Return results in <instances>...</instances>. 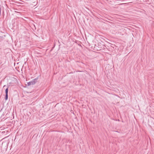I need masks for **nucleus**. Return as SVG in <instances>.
I'll return each instance as SVG.
<instances>
[{
  "label": "nucleus",
  "mask_w": 154,
  "mask_h": 154,
  "mask_svg": "<svg viewBox=\"0 0 154 154\" xmlns=\"http://www.w3.org/2000/svg\"><path fill=\"white\" fill-rule=\"evenodd\" d=\"M4 140V139L2 140V141H3L2 144H8L9 143V142L8 140H6L5 141H3Z\"/></svg>",
  "instance_id": "f03ea898"
},
{
  "label": "nucleus",
  "mask_w": 154,
  "mask_h": 154,
  "mask_svg": "<svg viewBox=\"0 0 154 154\" xmlns=\"http://www.w3.org/2000/svg\"><path fill=\"white\" fill-rule=\"evenodd\" d=\"M10 145V147H11V148L10 149H11V148L12 147L13 145Z\"/></svg>",
  "instance_id": "423d86ee"
},
{
  "label": "nucleus",
  "mask_w": 154,
  "mask_h": 154,
  "mask_svg": "<svg viewBox=\"0 0 154 154\" xmlns=\"http://www.w3.org/2000/svg\"><path fill=\"white\" fill-rule=\"evenodd\" d=\"M5 99L6 100H7L8 99V94H5Z\"/></svg>",
  "instance_id": "20e7f679"
},
{
  "label": "nucleus",
  "mask_w": 154,
  "mask_h": 154,
  "mask_svg": "<svg viewBox=\"0 0 154 154\" xmlns=\"http://www.w3.org/2000/svg\"><path fill=\"white\" fill-rule=\"evenodd\" d=\"M1 8L0 7V16H1Z\"/></svg>",
  "instance_id": "39448f33"
},
{
  "label": "nucleus",
  "mask_w": 154,
  "mask_h": 154,
  "mask_svg": "<svg viewBox=\"0 0 154 154\" xmlns=\"http://www.w3.org/2000/svg\"><path fill=\"white\" fill-rule=\"evenodd\" d=\"M38 78L33 79L31 81L27 83L28 86L33 85H34L37 82Z\"/></svg>",
  "instance_id": "f257e3e1"
},
{
  "label": "nucleus",
  "mask_w": 154,
  "mask_h": 154,
  "mask_svg": "<svg viewBox=\"0 0 154 154\" xmlns=\"http://www.w3.org/2000/svg\"><path fill=\"white\" fill-rule=\"evenodd\" d=\"M5 86H5V85H4V86H3V88H4V87H5Z\"/></svg>",
  "instance_id": "0eeeda50"
},
{
  "label": "nucleus",
  "mask_w": 154,
  "mask_h": 154,
  "mask_svg": "<svg viewBox=\"0 0 154 154\" xmlns=\"http://www.w3.org/2000/svg\"><path fill=\"white\" fill-rule=\"evenodd\" d=\"M8 87L5 90V94H8Z\"/></svg>",
  "instance_id": "7ed1b4c3"
}]
</instances>
